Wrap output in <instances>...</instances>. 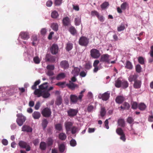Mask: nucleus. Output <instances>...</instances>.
I'll list each match as a JSON object with an SVG mask.
<instances>
[{
    "label": "nucleus",
    "instance_id": "obj_3",
    "mask_svg": "<svg viewBox=\"0 0 153 153\" xmlns=\"http://www.w3.org/2000/svg\"><path fill=\"white\" fill-rule=\"evenodd\" d=\"M110 56L108 54L102 55L100 59V61L108 64L110 63Z\"/></svg>",
    "mask_w": 153,
    "mask_h": 153
},
{
    "label": "nucleus",
    "instance_id": "obj_36",
    "mask_svg": "<svg viewBox=\"0 0 153 153\" xmlns=\"http://www.w3.org/2000/svg\"><path fill=\"white\" fill-rule=\"evenodd\" d=\"M69 30L71 33L73 35H74L76 33V31L75 28L73 26L70 27Z\"/></svg>",
    "mask_w": 153,
    "mask_h": 153
},
{
    "label": "nucleus",
    "instance_id": "obj_50",
    "mask_svg": "<svg viewBox=\"0 0 153 153\" xmlns=\"http://www.w3.org/2000/svg\"><path fill=\"white\" fill-rule=\"evenodd\" d=\"M53 142V140L52 138H48V139L47 144L48 146H51L52 145Z\"/></svg>",
    "mask_w": 153,
    "mask_h": 153
},
{
    "label": "nucleus",
    "instance_id": "obj_55",
    "mask_svg": "<svg viewBox=\"0 0 153 153\" xmlns=\"http://www.w3.org/2000/svg\"><path fill=\"white\" fill-rule=\"evenodd\" d=\"M55 128L57 130L60 131L62 129V125L60 124H56L55 126Z\"/></svg>",
    "mask_w": 153,
    "mask_h": 153
},
{
    "label": "nucleus",
    "instance_id": "obj_5",
    "mask_svg": "<svg viewBox=\"0 0 153 153\" xmlns=\"http://www.w3.org/2000/svg\"><path fill=\"white\" fill-rule=\"evenodd\" d=\"M26 120V118L24 115H18L16 120V122L18 125L21 126Z\"/></svg>",
    "mask_w": 153,
    "mask_h": 153
},
{
    "label": "nucleus",
    "instance_id": "obj_4",
    "mask_svg": "<svg viewBox=\"0 0 153 153\" xmlns=\"http://www.w3.org/2000/svg\"><path fill=\"white\" fill-rule=\"evenodd\" d=\"M19 145L21 148L26 149V151H29L30 150V147L26 142L21 140L19 143Z\"/></svg>",
    "mask_w": 153,
    "mask_h": 153
},
{
    "label": "nucleus",
    "instance_id": "obj_18",
    "mask_svg": "<svg viewBox=\"0 0 153 153\" xmlns=\"http://www.w3.org/2000/svg\"><path fill=\"white\" fill-rule=\"evenodd\" d=\"M138 77V75L136 74L131 75L128 77V80L130 82H132L133 81H136Z\"/></svg>",
    "mask_w": 153,
    "mask_h": 153
},
{
    "label": "nucleus",
    "instance_id": "obj_64",
    "mask_svg": "<svg viewBox=\"0 0 153 153\" xmlns=\"http://www.w3.org/2000/svg\"><path fill=\"white\" fill-rule=\"evenodd\" d=\"M41 34L42 35H45L47 32V30L45 28H42L40 31Z\"/></svg>",
    "mask_w": 153,
    "mask_h": 153
},
{
    "label": "nucleus",
    "instance_id": "obj_17",
    "mask_svg": "<svg viewBox=\"0 0 153 153\" xmlns=\"http://www.w3.org/2000/svg\"><path fill=\"white\" fill-rule=\"evenodd\" d=\"M63 23L64 25L65 26L69 25L70 23L69 18L68 17H66L63 18Z\"/></svg>",
    "mask_w": 153,
    "mask_h": 153
},
{
    "label": "nucleus",
    "instance_id": "obj_33",
    "mask_svg": "<svg viewBox=\"0 0 153 153\" xmlns=\"http://www.w3.org/2000/svg\"><path fill=\"white\" fill-rule=\"evenodd\" d=\"M125 68L130 70L132 68L133 66L131 62L129 61H127L125 66Z\"/></svg>",
    "mask_w": 153,
    "mask_h": 153
},
{
    "label": "nucleus",
    "instance_id": "obj_39",
    "mask_svg": "<svg viewBox=\"0 0 153 153\" xmlns=\"http://www.w3.org/2000/svg\"><path fill=\"white\" fill-rule=\"evenodd\" d=\"M48 121L46 119H44L42 121V126L43 129H44L47 127L48 124Z\"/></svg>",
    "mask_w": 153,
    "mask_h": 153
},
{
    "label": "nucleus",
    "instance_id": "obj_15",
    "mask_svg": "<svg viewBox=\"0 0 153 153\" xmlns=\"http://www.w3.org/2000/svg\"><path fill=\"white\" fill-rule=\"evenodd\" d=\"M42 115H51V110L48 108H45L42 111Z\"/></svg>",
    "mask_w": 153,
    "mask_h": 153
},
{
    "label": "nucleus",
    "instance_id": "obj_21",
    "mask_svg": "<svg viewBox=\"0 0 153 153\" xmlns=\"http://www.w3.org/2000/svg\"><path fill=\"white\" fill-rule=\"evenodd\" d=\"M122 81L120 78H118L115 81V85L116 87L119 88L121 87Z\"/></svg>",
    "mask_w": 153,
    "mask_h": 153
},
{
    "label": "nucleus",
    "instance_id": "obj_12",
    "mask_svg": "<svg viewBox=\"0 0 153 153\" xmlns=\"http://www.w3.org/2000/svg\"><path fill=\"white\" fill-rule=\"evenodd\" d=\"M22 131L27 132H30L32 131V129L29 126L24 125L22 127Z\"/></svg>",
    "mask_w": 153,
    "mask_h": 153
},
{
    "label": "nucleus",
    "instance_id": "obj_56",
    "mask_svg": "<svg viewBox=\"0 0 153 153\" xmlns=\"http://www.w3.org/2000/svg\"><path fill=\"white\" fill-rule=\"evenodd\" d=\"M33 60L34 63L36 64H39L40 62V60L38 56H36L33 58Z\"/></svg>",
    "mask_w": 153,
    "mask_h": 153
},
{
    "label": "nucleus",
    "instance_id": "obj_35",
    "mask_svg": "<svg viewBox=\"0 0 153 153\" xmlns=\"http://www.w3.org/2000/svg\"><path fill=\"white\" fill-rule=\"evenodd\" d=\"M59 137L60 140H64L66 138V136L65 133H61L59 134Z\"/></svg>",
    "mask_w": 153,
    "mask_h": 153
},
{
    "label": "nucleus",
    "instance_id": "obj_7",
    "mask_svg": "<svg viewBox=\"0 0 153 153\" xmlns=\"http://www.w3.org/2000/svg\"><path fill=\"white\" fill-rule=\"evenodd\" d=\"M58 47L57 45L54 44H53L51 49V53L52 54H56L58 52Z\"/></svg>",
    "mask_w": 153,
    "mask_h": 153
},
{
    "label": "nucleus",
    "instance_id": "obj_54",
    "mask_svg": "<svg viewBox=\"0 0 153 153\" xmlns=\"http://www.w3.org/2000/svg\"><path fill=\"white\" fill-rule=\"evenodd\" d=\"M85 90L84 89L80 93V94L79 96V100H80V101H81L82 97L83 96V93L85 92Z\"/></svg>",
    "mask_w": 153,
    "mask_h": 153
},
{
    "label": "nucleus",
    "instance_id": "obj_49",
    "mask_svg": "<svg viewBox=\"0 0 153 153\" xmlns=\"http://www.w3.org/2000/svg\"><path fill=\"white\" fill-rule=\"evenodd\" d=\"M131 108L133 109H136L138 107V104L136 102H133L131 104Z\"/></svg>",
    "mask_w": 153,
    "mask_h": 153
},
{
    "label": "nucleus",
    "instance_id": "obj_51",
    "mask_svg": "<svg viewBox=\"0 0 153 153\" xmlns=\"http://www.w3.org/2000/svg\"><path fill=\"white\" fill-rule=\"evenodd\" d=\"M109 4L108 2H105L103 3L101 5V7L102 9L106 8L108 5Z\"/></svg>",
    "mask_w": 153,
    "mask_h": 153
},
{
    "label": "nucleus",
    "instance_id": "obj_30",
    "mask_svg": "<svg viewBox=\"0 0 153 153\" xmlns=\"http://www.w3.org/2000/svg\"><path fill=\"white\" fill-rule=\"evenodd\" d=\"M48 83L45 82L39 86V88L41 90H46L48 88Z\"/></svg>",
    "mask_w": 153,
    "mask_h": 153
},
{
    "label": "nucleus",
    "instance_id": "obj_22",
    "mask_svg": "<svg viewBox=\"0 0 153 153\" xmlns=\"http://www.w3.org/2000/svg\"><path fill=\"white\" fill-rule=\"evenodd\" d=\"M141 84V81L138 80L135 81L134 84V87L135 88H140Z\"/></svg>",
    "mask_w": 153,
    "mask_h": 153
},
{
    "label": "nucleus",
    "instance_id": "obj_20",
    "mask_svg": "<svg viewBox=\"0 0 153 153\" xmlns=\"http://www.w3.org/2000/svg\"><path fill=\"white\" fill-rule=\"evenodd\" d=\"M118 125L122 127H124L125 126L126 123L123 119H119L117 121Z\"/></svg>",
    "mask_w": 153,
    "mask_h": 153
},
{
    "label": "nucleus",
    "instance_id": "obj_10",
    "mask_svg": "<svg viewBox=\"0 0 153 153\" xmlns=\"http://www.w3.org/2000/svg\"><path fill=\"white\" fill-rule=\"evenodd\" d=\"M45 60L46 61L54 62L56 60V57L49 54H47L46 56Z\"/></svg>",
    "mask_w": 153,
    "mask_h": 153
},
{
    "label": "nucleus",
    "instance_id": "obj_38",
    "mask_svg": "<svg viewBox=\"0 0 153 153\" xmlns=\"http://www.w3.org/2000/svg\"><path fill=\"white\" fill-rule=\"evenodd\" d=\"M51 17L53 18L56 19L59 16V14L56 11H54L51 13Z\"/></svg>",
    "mask_w": 153,
    "mask_h": 153
},
{
    "label": "nucleus",
    "instance_id": "obj_43",
    "mask_svg": "<svg viewBox=\"0 0 153 153\" xmlns=\"http://www.w3.org/2000/svg\"><path fill=\"white\" fill-rule=\"evenodd\" d=\"M75 24L76 25H79L81 22V19L79 17H78L75 18Z\"/></svg>",
    "mask_w": 153,
    "mask_h": 153
},
{
    "label": "nucleus",
    "instance_id": "obj_8",
    "mask_svg": "<svg viewBox=\"0 0 153 153\" xmlns=\"http://www.w3.org/2000/svg\"><path fill=\"white\" fill-rule=\"evenodd\" d=\"M70 101L72 103H76L78 100H79V96L78 97L77 96L75 95L71 94L70 96Z\"/></svg>",
    "mask_w": 153,
    "mask_h": 153
},
{
    "label": "nucleus",
    "instance_id": "obj_58",
    "mask_svg": "<svg viewBox=\"0 0 153 153\" xmlns=\"http://www.w3.org/2000/svg\"><path fill=\"white\" fill-rule=\"evenodd\" d=\"M47 68L48 70L52 71L54 69V66L53 65H48L47 66Z\"/></svg>",
    "mask_w": 153,
    "mask_h": 153
},
{
    "label": "nucleus",
    "instance_id": "obj_60",
    "mask_svg": "<svg viewBox=\"0 0 153 153\" xmlns=\"http://www.w3.org/2000/svg\"><path fill=\"white\" fill-rule=\"evenodd\" d=\"M125 29V26L124 25H121L117 27V30L118 31H120L123 30Z\"/></svg>",
    "mask_w": 153,
    "mask_h": 153
},
{
    "label": "nucleus",
    "instance_id": "obj_13",
    "mask_svg": "<svg viewBox=\"0 0 153 153\" xmlns=\"http://www.w3.org/2000/svg\"><path fill=\"white\" fill-rule=\"evenodd\" d=\"M21 38L24 40H27L29 38V36L28 33L26 32H21L20 34Z\"/></svg>",
    "mask_w": 153,
    "mask_h": 153
},
{
    "label": "nucleus",
    "instance_id": "obj_11",
    "mask_svg": "<svg viewBox=\"0 0 153 153\" xmlns=\"http://www.w3.org/2000/svg\"><path fill=\"white\" fill-rule=\"evenodd\" d=\"M66 85L72 90H74L75 88L77 86V85L71 81H70L69 83L67 84Z\"/></svg>",
    "mask_w": 153,
    "mask_h": 153
},
{
    "label": "nucleus",
    "instance_id": "obj_52",
    "mask_svg": "<svg viewBox=\"0 0 153 153\" xmlns=\"http://www.w3.org/2000/svg\"><path fill=\"white\" fill-rule=\"evenodd\" d=\"M127 122L130 124L132 123L133 124L134 122V120L132 117H129L127 119Z\"/></svg>",
    "mask_w": 153,
    "mask_h": 153
},
{
    "label": "nucleus",
    "instance_id": "obj_44",
    "mask_svg": "<svg viewBox=\"0 0 153 153\" xmlns=\"http://www.w3.org/2000/svg\"><path fill=\"white\" fill-rule=\"evenodd\" d=\"M128 6V4L126 2H123L121 6V9L123 10H125L127 7Z\"/></svg>",
    "mask_w": 153,
    "mask_h": 153
},
{
    "label": "nucleus",
    "instance_id": "obj_41",
    "mask_svg": "<svg viewBox=\"0 0 153 153\" xmlns=\"http://www.w3.org/2000/svg\"><path fill=\"white\" fill-rule=\"evenodd\" d=\"M91 67V63L89 62H86L84 66L85 68L87 70L90 69Z\"/></svg>",
    "mask_w": 153,
    "mask_h": 153
},
{
    "label": "nucleus",
    "instance_id": "obj_34",
    "mask_svg": "<svg viewBox=\"0 0 153 153\" xmlns=\"http://www.w3.org/2000/svg\"><path fill=\"white\" fill-rule=\"evenodd\" d=\"M39 147L40 149L42 150H45L46 148V144L44 142H41Z\"/></svg>",
    "mask_w": 153,
    "mask_h": 153
},
{
    "label": "nucleus",
    "instance_id": "obj_53",
    "mask_svg": "<svg viewBox=\"0 0 153 153\" xmlns=\"http://www.w3.org/2000/svg\"><path fill=\"white\" fill-rule=\"evenodd\" d=\"M138 61L139 63L141 65H143L144 63V59L141 56L138 57Z\"/></svg>",
    "mask_w": 153,
    "mask_h": 153
},
{
    "label": "nucleus",
    "instance_id": "obj_28",
    "mask_svg": "<svg viewBox=\"0 0 153 153\" xmlns=\"http://www.w3.org/2000/svg\"><path fill=\"white\" fill-rule=\"evenodd\" d=\"M80 71V69L79 68L75 67L74 70H72L71 73L73 74L74 76H77L79 74Z\"/></svg>",
    "mask_w": 153,
    "mask_h": 153
},
{
    "label": "nucleus",
    "instance_id": "obj_61",
    "mask_svg": "<svg viewBox=\"0 0 153 153\" xmlns=\"http://www.w3.org/2000/svg\"><path fill=\"white\" fill-rule=\"evenodd\" d=\"M94 107L91 105H88V107L87 110L88 112H91L93 111L94 109Z\"/></svg>",
    "mask_w": 153,
    "mask_h": 153
},
{
    "label": "nucleus",
    "instance_id": "obj_24",
    "mask_svg": "<svg viewBox=\"0 0 153 153\" xmlns=\"http://www.w3.org/2000/svg\"><path fill=\"white\" fill-rule=\"evenodd\" d=\"M34 92V94L35 95L37 96L38 97H39L42 96L43 91L41 90V89H35Z\"/></svg>",
    "mask_w": 153,
    "mask_h": 153
},
{
    "label": "nucleus",
    "instance_id": "obj_2",
    "mask_svg": "<svg viewBox=\"0 0 153 153\" xmlns=\"http://www.w3.org/2000/svg\"><path fill=\"white\" fill-rule=\"evenodd\" d=\"M90 55L94 59H98L100 56L101 54L99 50L96 49H92L90 51Z\"/></svg>",
    "mask_w": 153,
    "mask_h": 153
},
{
    "label": "nucleus",
    "instance_id": "obj_25",
    "mask_svg": "<svg viewBox=\"0 0 153 153\" xmlns=\"http://www.w3.org/2000/svg\"><path fill=\"white\" fill-rule=\"evenodd\" d=\"M130 107L129 104L127 102L124 103L120 106L122 109H128Z\"/></svg>",
    "mask_w": 153,
    "mask_h": 153
},
{
    "label": "nucleus",
    "instance_id": "obj_59",
    "mask_svg": "<svg viewBox=\"0 0 153 153\" xmlns=\"http://www.w3.org/2000/svg\"><path fill=\"white\" fill-rule=\"evenodd\" d=\"M70 144L71 146H74L76 145V142L75 140L72 139L71 140Z\"/></svg>",
    "mask_w": 153,
    "mask_h": 153
},
{
    "label": "nucleus",
    "instance_id": "obj_19",
    "mask_svg": "<svg viewBox=\"0 0 153 153\" xmlns=\"http://www.w3.org/2000/svg\"><path fill=\"white\" fill-rule=\"evenodd\" d=\"M62 102V97L59 95L57 97L56 101L55 102V104L57 105H60Z\"/></svg>",
    "mask_w": 153,
    "mask_h": 153
},
{
    "label": "nucleus",
    "instance_id": "obj_62",
    "mask_svg": "<svg viewBox=\"0 0 153 153\" xmlns=\"http://www.w3.org/2000/svg\"><path fill=\"white\" fill-rule=\"evenodd\" d=\"M47 75L49 76H52L54 74L53 72L51 70H48L47 73Z\"/></svg>",
    "mask_w": 153,
    "mask_h": 153
},
{
    "label": "nucleus",
    "instance_id": "obj_29",
    "mask_svg": "<svg viewBox=\"0 0 153 153\" xmlns=\"http://www.w3.org/2000/svg\"><path fill=\"white\" fill-rule=\"evenodd\" d=\"M65 77V75L64 73H61L59 74L57 76L56 79L57 80H60L64 78Z\"/></svg>",
    "mask_w": 153,
    "mask_h": 153
},
{
    "label": "nucleus",
    "instance_id": "obj_45",
    "mask_svg": "<svg viewBox=\"0 0 153 153\" xmlns=\"http://www.w3.org/2000/svg\"><path fill=\"white\" fill-rule=\"evenodd\" d=\"M100 112V115H105L106 111L105 107L101 106V107Z\"/></svg>",
    "mask_w": 153,
    "mask_h": 153
},
{
    "label": "nucleus",
    "instance_id": "obj_40",
    "mask_svg": "<svg viewBox=\"0 0 153 153\" xmlns=\"http://www.w3.org/2000/svg\"><path fill=\"white\" fill-rule=\"evenodd\" d=\"M116 132L117 134L119 135L124 134L122 129L120 128H117L116 130Z\"/></svg>",
    "mask_w": 153,
    "mask_h": 153
},
{
    "label": "nucleus",
    "instance_id": "obj_6",
    "mask_svg": "<svg viewBox=\"0 0 153 153\" xmlns=\"http://www.w3.org/2000/svg\"><path fill=\"white\" fill-rule=\"evenodd\" d=\"M60 65L62 68L64 70L68 69L69 67V64L68 61L63 60L60 63Z\"/></svg>",
    "mask_w": 153,
    "mask_h": 153
},
{
    "label": "nucleus",
    "instance_id": "obj_14",
    "mask_svg": "<svg viewBox=\"0 0 153 153\" xmlns=\"http://www.w3.org/2000/svg\"><path fill=\"white\" fill-rule=\"evenodd\" d=\"M125 100V98L123 96H117L115 99L116 102L118 104L122 103Z\"/></svg>",
    "mask_w": 153,
    "mask_h": 153
},
{
    "label": "nucleus",
    "instance_id": "obj_16",
    "mask_svg": "<svg viewBox=\"0 0 153 153\" xmlns=\"http://www.w3.org/2000/svg\"><path fill=\"white\" fill-rule=\"evenodd\" d=\"M110 94L108 92H105L102 94L101 98L103 100L106 101L108 100Z\"/></svg>",
    "mask_w": 153,
    "mask_h": 153
},
{
    "label": "nucleus",
    "instance_id": "obj_63",
    "mask_svg": "<svg viewBox=\"0 0 153 153\" xmlns=\"http://www.w3.org/2000/svg\"><path fill=\"white\" fill-rule=\"evenodd\" d=\"M77 128L75 126H73L71 128V133L74 134H75L77 131Z\"/></svg>",
    "mask_w": 153,
    "mask_h": 153
},
{
    "label": "nucleus",
    "instance_id": "obj_48",
    "mask_svg": "<svg viewBox=\"0 0 153 153\" xmlns=\"http://www.w3.org/2000/svg\"><path fill=\"white\" fill-rule=\"evenodd\" d=\"M32 44L33 45L35 46L36 44V42L37 40V37L36 36H33L32 37Z\"/></svg>",
    "mask_w": 153,
    "mask_h": 153
},
{
    "label": "nucleus",
    "instance_id": "obj_37",
    "mask_svg": "<svg viewBox=\"0 0 153 153\" xmlns=\"http://www.w3.org/2000/svg\"><path fill=\"white\" fill-rule=\"evenodd\" d=\"M51 27L52 29L55 31H57L58 29V26L56 23H53L51 24Z\"/></svg>",
    "mask_w": 153,
    "mask_h": 153
},
{
    "label": "nucleus",
    "instance_id": "obj_26",
    "mask_svg": "<svg viewBox=\"0 0 153 153\" xmlns=\"http://www.w3.org/2000/svg\"><path fill=\"white\" fill-rule=\"evenodd\" d=\"M146 107V105L144 103L141 102L138 104V108L140 110H144Z\"/></svg>",
    "mask_w": 153,
    "mask_h": 153
},
{
    "label": "nucleus",
    "instance_id": "obj_23",
    "mask_svg": "<svg viewBox=\"0 0 153 153\" xmlns=\"http://www.w3.org/2000/svg\"><path fill=\"white\" fill-rule=\"evenodd\" d=\"M78 112L76 109H70L68 111V115H76Z\"/></svg>",
    "mask_w": 153,
    "mask_h": 153
},
{
    "label": "nucleus",
    "instance_id": "obj_32",
    "mask_svg": "<svg viewBox=\"0 0 153 153\" xmlns=\"http://www.w3.org/2000/svg\"><path fill=\"white\" fill-rule=\"evenodd\" d=\"M50 95V94L48 91H43L42 96L43 98H46L48 97Z\"/></svg>",
    "mask_w": 153,
    "mask_h": 153
},
{
    "label": "nucleus",
    "instance_id": "obj_9",
    "mask_svg": "<svg viewBox=\"0 0 153 153\" xmlns=\"http://www.w3.org/2000/svg\"><path fill=\"white\" fill-rule=\"evenodd\" d=\"M65 126L67 133L71 131V128L72 127L73 123L70 122H66Z\"/></svg>",
    "mask_w": 153,
    "mask_h": 153
},
{
    "label": "nucleus",
    "instance_id": "obj_57",
    "mask_svg": "<svg viewBox=\"0 0 153 153\" xmlns=\"http://www.w3.org/2000/svg\"><path fill=\"white\" fill-rule=\"evenodd\" d=\"M91 14L92 16H96L97 17L99 15V13L96 11H92L91 12Z\"/></svg>",
    "mask_w": 153,
    "mask_h": 153
},
{
    "label": "nucleus",
    "instance_id": "obj_27",
    "mask_svg": "<svg viewBox=\"0 0 153 153\" xmlns=\"http://www.w3.org/2000/svg\"><path fill=\"white\" fill-rule=\"evenodd\" d=\"M73 48V44L71 43L70 42H68L67 43L66 46V49L68 51H71Z\"/></svg>",
    "mask_w": 153,
    "mask_h": 153
},
{
    "label": "nucleus",
    "instance_id": "obj_47",
    "mask_svg": "<svg viewBox=\"0 0 153 153\" xmlns=\"http://www.w3.org/2000/svg\"><path fill=\"white\" fill-rule=\"evenodd\" d=\"M141 68L139 64L137 65L135 67V69L136 72L138 73H140L141 71Z\"/></svg>",
    "mask_w": 153,
    "mask_h": 153
},
{
    "label": "nucleus",
    "instance_id": "obj_46",
    "mask_svg": "<svg viewBox=\"0 0 153 153\" xmlns=\"http://www.w3.org/2000/svg\"><path fill=\"white\" fill-rule=\"evenodd\" d=\"M65 146L63 144H61L59 146V150L60 152H63L65 150Z\"/></svg>",
    "mask_w": 153,
    "mask_h": 153
},
{
    "label": "nucleus",
    "instance_id": "obj_1",
    "mask_svg": "<svg viewBox=\"0 0 153 153\" xmlns=\"http://www.w3.org/2000/svg\"><path fill=\"white\" fill-rule=\"evenodd\" d=\"M78 42L81 46L86 47L89 43V39L85 36H82L79 38Z\"/></svg>",
    "mask_w": 153,
    "mask_h": 153
},
{
    "label": "nucleus",
    "instance_id": "obj_42",
    "mask_svg": "<svg viewBox=\"0 0 153 153\" xmlns=\"http://www.w3.org/2000/svg\"><path fill=\"white\" fill-rule=\"evenodd\" d=\"M40 82V80L36 81L34 83V84L32 86L31 88L33 90H35L36 88V86Z\"/></svg>",
    "mask_w": 153,
    "mask_h": 153
},
{
    "label": "nucleus",
    "instance_id": "obj_31",
    "mask_svg": "<svg viewBox=\"0 0 153 153\" xmlns=\"http://www.w3.org/2000/svg\"><path fill=\"white\" fill-rule=\"evenodd\" d=\"M128 86V82L125 80H122L121 87L124 89L126 88Z\"/></svg>",
    "mask_w": 153,
    "mask_h": 153
}]
</instances>
